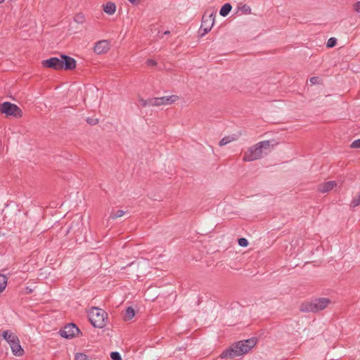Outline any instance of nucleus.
Segmentation results:
<instances>
[{"label":"nucleus","mask_w":360,"mask_h":360,"mask_svg":"<svg viewBox=\"0 0 360 360\" xmlns=\"http://www.w3.org/2000/svg\"><path fill=\"white\" fill-rule=\"evenodd\" d=\"M256 343L257 340L255 338L238 341L223 351L219 356L221 359H231L243 355L250 351Z\"/></svg>","instance_id":"1"},{"label":"nucleus","mask_w":360,"mask_h":360,"mask_svg":"<svg viewBox=\"0 0 360 360\" xmlns=\"http://www.w3.org/2000/svg\"><path fill=\"white\" fill-rule=\"evenodd\" d=\"M270 141H262L249 148L247 153L243 156V161L251 162L260 159L270 147Z\"/></svg>","instance_id":"2"},{"label":"nucleus","mask_w":360,"mask_h":360,"mask_svg":"<svg viewBox=\"0 0 360 360\" xmlns=\"http://www.w3.org/2000/svg\"><path fill=\"white\" fill-rule=\"evenodd\" d=\"M330 303V300L328 298H316L311 302H304L300 307V311L302 312H318L326 308Z\"/></svg>","instance_id":"3"},{"label":"nucleus","mask_w":360,"mask_h":360,"mask_svg":"<svg viewBox=\"0 0 360 360\" xmlns=\"http://www.w3.org/2000/svg\"><path fill=\"white\" fill-rule=\"evenodd\" d=\"M89 319L94 327L103 328L107 324L108 314L102 309L92 307L89 312Z\"/></svg>","instance_id":"4"},{"label":"nucleus","mask_w":360,"mask_h":360,"mask_svg":"<svg viewBox=\"0 0 360 360\" xmlns=\"http://www.w3.org/2000/svg\"><path fill=\"white\" fill-rule=\"evenodd\" d=\"M0 112L5 114L7 117L20 118L22 116V110L15 104L10 102H4L0 104Z\"/></svg>","instance_id":"5"},{"label":"nucleus","mask_w":360,"mask_h":360,"mask_svg":"<svg viewBox=\"0 0 360 360\" xmlns=\"http://www.w3.org/2000/svg\"><path fill=\"white\" fill-rule=\"evenodd\" d=\"M83 217L82 215L77 214L71 221L68 229V233L72 232L76 235L81 234L83 231Z\"/></svg>","instance_id":"6"},{"label":"nucleus","mask_w":360,"mask_h":360,"mask_svg":"<svg viewBox=\"0 0 360 360\" xmlns=\"http://www.w3.org/2000/svg\"><path fill=\"white\" fill-rule=\"evenodd\" d=\"M214 16L212 13L209 15H204L202 18L201 25L200 27V32L202 31L200 33V36H204L207 33H208L213 25H214Z\"/></svg>","instance_id":"7"},{"label":"nucleus","mask_w":360,"mask_h":360,"mask_svg":"<svg viewBox=\"0 0 360 360\" xmlns=\"http://www.w3.org/2000/svg\"><path fill=\"white\" fill-rule=\"evenodd\" d=\"M79 333V330L77 326L74 323H70L66 325L65 327L61 328L59 331V334L61 337L70 339L76 336Z\"/></svg>","instance_id":"8"},{"label":"nucleus","mask_w":360,"mask_h":360,"mask_svg":"<svg viewBox=\"0 0 360 360\" xmlns=\"http://www.w3.org/2000/svg\"><path fill=\"white\" fill-rule=\"evenodd\" d=\"M41 65L44 68H52L55 70H62L60 57H51L49 59L44 60L41 62Z\"/></svg>","instance_id":"9"},{"label":"nucleus","mask_w":360,"mask_h":360,"mask_svg":"<svg viewBox=\"0 0 360 360\" xmlns=\"http://www.w3.org/2000/svg\"><path fill=\"white\" fill-rule=\"evenodd\" d=\"M179 98V96L176 95L165 96L155 98L154 102L155 106L167 105L175 103Z\"/></svg>","instance_id":"10"},{"label":"nucleus","mask_w":360,"mask_h":360,"mask_svg":"<svg viewBox=\"0 0 360 360\" xmlns=\"http://www.w3.org/2000/svg\"><path fill=\"white\" fill-rule=\"evenodd\" d=\"M60 56L62 70H71L75 68L76 60L73 58L64 54H61Z\"/></svg>","instance_id":"11"},{"label":"nucleus","mask_w":360,"mask_h":360,"mask_svg":"<svg viewBox=\"0 0 360 360\" xmlns=\"http://www.w3.org/2000/svg\"><path fill=\"white\" fill-rule=\"evenodd\" d=\"M110 50V43L108 40H100L94 47V51L98 55L107 53Z\"/></svg>","instance_id":"12"},{"label":"nucleus","mask_w":360,"mask_h":360,"mask_svg":"<svg viewBox=\"0 0 360 360\" xmlns=\"http://www.w3.org/2000/svg\"><path fill=\"white\" fill-rule=\"evenodd\" d=\"M10 347L11 349L12 353L14 356H21L24 354V350L22 348L19 338H16L15 341H13L11 344H9Z\"/></svg>","instance_id":"13"},{"label":"nucleus","mask_w":360,"mask_h":360,"mask_svg":"<svg viewBox=\"0 0 360 360\" xmlns=\"http://www.w3.org/2000/svg\"><path fill=\"white\" fill-rule=\"evenodd\" d=\"M336 186L337 182L335 181H329L319 184L317 189L320 193H326L332 191Z\"/></svg>","instance_id":"14"},{"label":"nucleus","mask_w":360,"mask_h":360,"mask_svg":"<svg viewBox=\"0 0 360 360\" xmlns=\"http://www.w3.org/2000/svg\"><path fill=\"white\" fill-rule=\"evenodd\" d=\"M2 338L4 339L9 345L13 342V341H15V340L18 338V336L11 330H6L3 331Z\"/></svg>","instance_id":"15"},{"label":"nucleus","mask_w":360,"mask_h":360,"mask_svg":"<svg viewBox=\"0 0 360 360\" xmlns=\"http://www.w3.org/2000/svg\"><path fill=\"white\" fill-rule=\"evenodd\" d=\"M103 11L108 15H112L116 11V5L113 2L109 1L103 5Z\"/></svg>","instance_id":"16"},{"label":"nucleus","mask_w":360,"mask_h":360,"mask_svg":"<svg viewBox=\"0 0 360 360\" xmlns=\"http://www.w3.org/2000/svg\"><path fill=\"white\" fill-rule=\"evenodd\" d=\"M237 139L238 136L235 134L226 136L222 138V139L219 141V144L220 146H224L232 141L237 140Z\"/></svg>","instance_id":"17"},{"label":"nucleus","mask_w":360,"mask_h":360,"mask_svg":"<svg viewBox=\"0 0 360 360\" xmlns=\"http://www.w3.org/2000/svg\"><path fill=\"white\" fill-rule=\"evenodd\" d=\"M231 8H232L231 5L229 3H226V4H224L222 6V7L221 8V9L219 11V14L221 16L225 17L230 13V11H231Z\"/></svg>","instance_id":"18"},{"label":"nucleus","mask_w":360,"mask_h":360,"mask_svg":"<svg viewBox=\"0 0 360 360\" xmlns=\"http://www.w3.org/2000/svg\"><path fill=\"white\" fill-rule=\"evenodd\" d=\"M154 101H155V98H150L146 99V100L141 98L139 100V102L142 107L155 106Z\"/></svg>","instance_id":"19"},{"label":"nucleus","mask_w":360,"mask_h":360,"mask_svg":"<svg viewBox=\"0 0 360 360\" xmlns=\"http://www.w3.org/2000/svg\"><path fill=\"white\" fill-rule=\"evenodd\" d=\"M7 277L4 274H0V292H2L7 285Z\"/></svg>","instance_id":"20"},{"label":"nucleus","mask_w":360,"mask_h":360,"mask_svg":"<svg viewBox=\"0 0 360 360\" xmlns=\"http://www.w3.org/2000/svg\"><path fill=\"white\" fill-rule=\"evenodd\" d=\"M135 315L134 309L131 307H129L126 309L125 320H131Z\"/></svg>","instance_id":"21"},{"label":"nucleus","mask_w":360,"mask_h":360,"mask_svg":"<svg viewBox=\"0 0 360 360\" xmlns=\"http://www.w3.org/2000/svg\"><path fill=\"white\" fill-rule=\"evenodd\" d=\"M124 211L122 210H118L116 212H112L110 215V218L112 219H115L118 217H121L124 214Z\"/></svg>","instance_id":"22"},{"label":"nucleus","mask_w":360,"mask_h":360,"mask_svg":"<svg viewBox=\"0 0 360 360\" xmlns=\"http://www.w3.org/2000/svg\"><path fill=\"white\" fill-rule=\"evenodd\" d=\"M360 204V193H359L358 195H356L352 200L351 203H350V207H356L357 206H359Z\"/></svg>","instance_id":"23"},{"label":"nucleus","mask_w":360,"mask_h":360,"mask_svg":"<svg viewBox=\"0 0 360 360\" xmlns=\"http://www.w3.org/2000/svg\"><path fill=\"white\" fill-rule=\"evenodd\" d=\"M75 360H91L87 355L84 353L78 352L75 355Z\"/></svg>","instance_id":"24"},{"label":"nucleus","mask_w":360,"mask_h":360,"mask_svg":"<svg viewBox=\"0 0 360 360\" xmlns=\"http://www.w3.org/2000/svg\"><path fill=\"white\" fill-rule=\"evenodd\" d=\"M74 20L77 23L82 24L85 21V18L83 14L78 13L75 16Z\"/></svg>","instance_id":"25"},{"label":"nucleus","mask_w":360,"mask_h":360,"mask_svg":"<svg viewBox=\"0 0 360 360\" xmlns=\"http://www.w3.org/2000/svg\"><path fill=\"white\" fill-rule=\"evenodd\" d=\"M337 44V39L335 37H330L327 41V47H334Z\"/></svg>","instance_id":"26"},{"label":"nucleus","mask_w":360,"mask_h":360,"mask_svg":"<svg viewBox=\"0 0 360 360\" xmlns=\"http://www.w3.org/2000/svg\"><path fill=\"white\" fill-rule=\"evenodd\" d=\"M110 357L112 360H122L121 355L118 352H112Z\"/></svg>","instance_id":"27"},{"label":"nucleus","mask_w":360,"mask_h":360,"mask_svg":"<svg viewBox=\"0 0 360 360\" xmlns=\"http://www.w3.org/2000/svg\"><path fill=\"white\" fill-rule=\"evenodd\" d=\"M238 245L241 247H247L248 245V241L245 238H240L238 239Z\"/></svg>","instance_id":"28"},{"label":"nucleus","mask_w":360,"mask_h":360,"mask_svg":"<svg viewBox=\"0 0 360 360\" xmlns=\"http://www.w3.org/2000/svg\"><path fill=\"white\" fill-rule=\"evenodd\" d=\"M350 146L352 148H360V139L354 141Z\"/></svg>","instance_id":"29"},{"label":"nucleus","mask_w":360,"mask_h":360,"mask_svg":"<svg viewBox=\"0 0 360 360\" xmlns=\"http://www.w3.org/2000/svg\"><path fill=\"white\" fill-rule=\"evenodd\" d=\"M86 122H87L88 124H89L91 125H95V124H96L98 122V120L96 119V118L88 117L86 119Z\"/></svg>","instance_id":"30"},{"label":"nucleus","mask_w":360,"mask_h":360,"mask_svg":"<svg viewBox=\"0 0 360 360\" xmlns=\"http://www.w3.org/2000/svg\"><path fill=\"white\" fill-rule=\"evenodd\" d=\"M353 8L356 13H360V1L356 2L353 6Z\"/></svg>","instance_id":"31"},{"label":"nucleus","mask_w":360,"mask_h":360,"mask_svg":"<svg viewBox=\"0 0 360 360\" xmlns=\"http://www.w3.org/2000/svg\"><path fill=\"white\" fill-rule=\"evenodd\" d=\"M309 80L312 84H319V78L318 77H312Z\"/></svg>","instance_id":"32"},{"label":"nucleus","mask_w":360,"mask_h":360,"mask_svg":"<svg viewBox=\"0 0 360 360\" xmlns=\"http://www.w3.org/2000/svg\"><path fill=\"white\" fill-rule=\"evenodd\" d=\"M242 10L243 11L244 13H250V11H251V8L250 6H247V5H244L243 7H242Z\"/></svg>","instance_id":"33"},{"label":"nucleus","mask_w":360,"mask_h":360,"mask_svg":"<svg viewBox=\"0 0 360 360\" xmlns=\"http://www.w3.org/2000/svg\"><path fill=\"white\" fill-rule=\"evenodd\" d=\"M146 64L148 65H151V66H155L157 65V63L155 60H153V59H148L146 60Z\"/></svg>","instance_id":"34"},{"label":"nucleus","mask_w":360,"mask_h":360,"mask_svg":"<svg viewBox=\"0 0 360 360\" xmlns=\"http://www.w3.org/2000/svg\"><path fill=\"white\" fill-rule=\"evenodd\" d=\"M128 1L134 5L137 4L139 1V0H128Z\"/></svg>","instance_id":"35"},{"label":"nucleus","mask_w":360,"mask_h":360,"mask_svg":"<svg viewBox=\"0 0 360 360\" xmlns=\"http://www.w3.org/2000/svg\"><path fill=\"white\" fill-rule=\"evenodd\" d=\"M169 33H170V32H169V31H166V32H165V34H169Z\"/></svg>","instance_id":"36"},{"label":"nucleus","mask_w":360,"mask_h":360,"mask_svg":"<svg viewBox=\"0 0 360 360\" xmlns=\"http://www.w3.org/2000/svg\"><path fill=\"white\" fill-rule=\"evenodd\" d=\"M3 1H4V0H0V3H1V2H3Z\"/></svg>","instance_id":"37"}]
</instances>
